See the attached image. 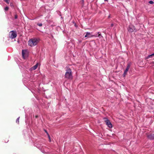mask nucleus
<instances>
[{
  "mask_svg": "<svg viewBox=\"0 0 154 154\" xmlns=\"http://www.w3.org/2000/svg\"><path fill=\"white\" fill-rule=\"evenodd\" d=\"M38 64V63H37L35 65L31 68H30L31 70H35L37 68Z\"/></svg>",
  "mask_w": 154,
  "mask_h": 154,
  "instance_id": "8",
  "label": "nucleus"
},
{
  "mask_svg": "<svg viewBox=\"0 0 154 154\" xmlns=\"http://www.w3.org/2000/svg\"><path fill=\"white\" fill-rule=\"evenodd\" d=\"M147 137L150 140H153L154 139V134H153L148 135Z\"/></svg>",
  "mask_w": 154,
  "mask_h": 154,
  "instance_id": "7",
  "label": "nucleus"
},
{
  "mask_svg": "<svg viewBox=\"0 0 154 154\" xmlns=\"http://www.w3.org/2000/svg\"><path fill=\"white\" fill-rule=\"evenodd\" d=\"M26 52V51L25 50H23L22 51V55L23 58H24L25 54Z\"/></svg>",
  "mask_w": 154,
  "mask_h": 154,
  "instance_id": "10",
  "label": "nucleus"
},
{
  "mask_svg": "<svg viewBox=\"0 0 154 154\" xmlns=\"http://www.w3.org/2000/svg\"><path fill=\"white\" fill-rule=\"evenodd\" d=\"M153 2H154L152 1H150L149 2V3L150 4H152Z\"/></svg>",
  "mask_w": 154,
  "mask_h": 154,
  "instance_id": "16",
  "label": "nucleus"
},
{
  "mask_svg": "<svg viewBox=\"0 0 154 154\" xmlns=\"http://www.w3.org/2000/svg\"><path fill=\"white\" fill-rule=\"evenodd\" d=\"M17 36V33L15 31H12L9 33V37L11 39L15 38Z\"/></svg>",
  "mask_w": 154,
  "mask_h": 154,
  "instance_id": "3",
  "label": "nucleus"
},
{
  "mask_svg": "<svg viewBox=\"0 0 154 154\" xmlns=\"http://www.w3.org/2000/svg\"><path fill=\"white\" fill-rule=\"evenodd\" d=\"M98 35L97 34L96 35H94L93 36H94L95 37L96 36H97Z\"/></svg>",
  "mask_w": 154,
  "mask_h": 154,
  "instance_id": "20",
  "label": "nucleus"
},
{
  "mask_svg": "<svg viewBox=\"0 0 154 154\" xmlns=\"http://www.w3.org/2000/svg\"><path fill=\"white\" fill-rule=\"evenodd\" d=\"M128 30L129 32H132L134 31H136L134 28V26L132 25H130L129 26L128 28Z\"/></svg>",
  "mask_w": 154,
  "mask_h": 154,
  "instance_id": "5",
  "label": "nucleus"
},
{
  "mask_svg": "<svg viewBox=\"0 0 154 154\" xmlns=\"http://www.w3.org/2000/svg\"><path fill=\"white\" fill-rule=\"evenodd\" d=\"M98 33L99 34L97 36H95L96 37H99L100 38H101V37H102V36L101 35V34H99V33H100V32H98Z\"/></svg>",
  "mask_w": 154,
  "mask_h": 154,
  "instance_id": "12",
  "label": "nucleus"
},
{
  "mask_svg": "<svg viewBox=\"0 0 154 154\" xmlns=\"http://www.w3.org/2000/svg\"><path fill=\"white\" fill-rule=\"evenodd\" d=\"M113 26V24H111V26Z\"/></svg>",
  "mask_w": 154,
  "mask_h": 154,
  "instance_id": "21",
  "label": "nucleus"
},
{
  "mask_svg": "<svg viewBox=\"0 0 154 154\" xmlns=\"http://www.w3.org/2000/svg\"><path fill=\"white\" fill-rule=\"evenodd\" d=\"M65 77L68 79H72V76L71 69L69 68L66 70Z\"/></svg>",
  "mask_w": 154,
  "mask_h": 154,
  "instance_id": "2",
  "label": "nucleus"
},
{
  "mask_svg": "<svg viewBox=\"0 0 154 154\" xmlns=\"http://www.w3.org/2000/svg\"><path fill=\"white\" fill-rule=\"evenodd\" d=\"M91 35L90 33L89 32H87L86 35L85 36V37L89 38L91 37Z\"/></svg>",
  "mask_w": 154,
  "mask_h": 154,
  "instance_id": "9",
  "label": "nucleus"
},
{
  "mask_svg": "<svg viewBox=\"0 0 154 154\" xmlns=\"http://www.w3.org/2000/svg\"><path fill=\"white\" fill-rule=\"evenodd\" d=\"M8 8H9L8 7H6L5 8V11H7L8 10Z\"/></svg>",
  "mask_w": 154,
  "mask_h": 154,
  "instance_id": "15",
  "label": "nucleus"
},
{
  "mask_svg": "<svg viewBox=\"0 0 154 154\" xmlns=\"http://www.w3.org/2000/svg\"><path fill=\"white\" fill-rule=\"evenodd\" d=\"M39 41L38 38H34L30 39L28 41V45L31 47H33L36 45Z\"/></svg>",
  "mask_w": 154,
  "mask_h": 154,
  "instance_id": "1",
  "label": "nucleus"
},
{
  "mask_svg": "<svg viewBox=\"0 0 154 154\" xmlns=\"http://www.w3.org/2000/svg\"><path fill=\"white\" fill-rule=\"evenodd\" d=\"M38 25L40 26H42V23H38Z\"/></svg>",
  "mask_w": 154,
  "mask_h": 154,
  "instance_id": "17",
  "label": "nucleus"
},
{
  "mask_svg": "<svg viewBox=\"0 0 154 154\" xmlns=\"http://www.w3.org/2000/svg\"><path fill=\"white\" fill-rule=\"evenodd\" d=\"M19 118H20V117H19L18 118H17V119L16 120V123L19 124Z\"/></svg>",
  "mask_w": 154,
  "mask_h": 154,
  "instance_id": "13",
  "label": "nucleus"
},
{
  "mask_svg": "<svg viewBox=\"0 0 154 154\" xmlns=\"http://www.w3.org/2000/svg\"><path fill=\"white\" fill-rule=\"evenodd\" d=\"M108 0H104L105 1H107Z\"/></svg>",
  "mask_w": 154,
  "mask_h": 154,
  "instance_id": "22",
  "label": "nucleus"
},
{
  "mask_svg": "<svg viewBox=\"0 0 154 154\" xmlns=\"http://www.w3.org/2000/svg\"><path fill=\"white\" fill-rule=\"evenodd\" d=\"M104 121L106 123V125L108 126L109 128H112V125L109 120L106 118H104Z\"/></svg>",
  "mask_w": 154,
  "mask_h": 154,
  "instance_id": "4",
  "label": "nucleus"
},
{
  "mask_svg": "<svg viewBox=\"0 0 154 154\" xmlns=\"http://www.w3.org/2000/svg\"><path fill=\"white\" fill-rule=\"evenodd\" d=\"M130 64H128L127 66V68L124 71V73L123 74V76L124 77H125L127 74V72H128L130 67Z\"/></svg>",
  "mask_w": 154,
  "mask_h": 154,
  "instance_id": "6",
  "label": "nucleus"
},
{
  "mask_svg": "<svg viewBox=\"0 0 154 154\" xmlns=\"http://www.w3.org/2000/svg\"><path fill=\"white\" fill-rule=\"evenodd\" d=\"M15 19H17V15H15Z\"/></svg>",
  "mask_w": 154,
  "mask_h": 154,
  "instance_id": "19",
  "label": "nucleus"
},
{
  "mask_svg": "<svg viewBox=\"0 0 154 154\" xmlns=\"http://www.w3.org/2000/svg\"><path fill=\"white\" fill-rule=\"evenodd\" d=\"M5 2L7 3L8 4L9 3V0H3Z\"/></svg>",
  "mask_w": 154,
  "mask_h": 154,
  "instance_id": "14",
  "label": "nucleus"
},
{
  "mask_svg": "<svg viewBox=\"0 0 154 154\" xmlns=\"http://www.w3.org/2000/svg\"><path fill=\"white\" fill-rule=\"evenodd\" d=\"M154 56V53L151 54H150V55H148L147 57H146V58L147 59H148V58H151L152 57V56Z\"/></svg>",
  "mask_w": 154,
  "mask_h": 154,
  "instance_id": "11",
  "label": "nucleus"
},
{
  "mask_svg": "<svg viewBox=\"0 0 154 154\" xmlns=\"http://www.w3.org/2000/svg\"><path fill=\"white\" fill-rule=\"evenodd\" d=\"M45 131L46 132V133L48 135V136L49 138V139L50 140V137L49 135L48 134V133L47 132V131H46L45 130Z\"/></svg>",
  "mask_w": 154,
  "mask_h": 154,
  "instance_id": "18",
  "label": "nucleus"
}]
</instances>
